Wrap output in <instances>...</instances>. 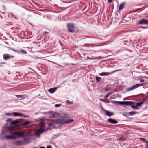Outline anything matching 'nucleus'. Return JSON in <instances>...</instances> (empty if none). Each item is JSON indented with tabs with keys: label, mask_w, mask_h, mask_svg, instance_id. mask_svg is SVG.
Masks as SVG:
<instances>
[{
	"label": "nucleus",
	"mask_w": 148,
	"mask_h": 148,
	"mask_svg": "<svg viewBox=\"0 0 148 148\" xmlns=\"http://www.w3.org/2000/svg\"><path fill=\"white\" fill-rule=\"evenodd\" d=\"M104 111L106 115L109 116H112L114 115V112H111L110 111L107 110H104Z\"/></svg>",
	"instance_id": "obj_11"
},
{
	"label": "nucleus",
	"mask_w": 148,
	"mask_h": 148,
	"mask_svg": "<svg viewBox=\"0 0 148 148\" xmlns=\"http://www.w3.org/2000/svg\"><path fill=\"white\" fill-rule=\"evenodd\" d=\"M13 112L6 113H5V115L8 116H13Z\"/></svg>",
	"instance_id": "obj_21"
},
{
	"label": "nucleus",
	"mask_w": 148,
	"mask_h": 148,
	"mask_svg": "<svg viewBox=\"0 0 148 148\" xmlns=\"http://www.w3.org/2000/svg\"><path fill=\"white\" fill-rule=\"evenodd\" d=\"M145 143H146V144L147 145L145 148H148V141L147 140Z\"/></svg>",
	"instance_id": "obj_30"
},
{
	"label": "nucleus",
	"mask_w": 148,
	"mask_h": 148,
	"mask_svg": "<svg viewBox=\"0 0 148 148\" xmlns=\"http://www.w3.org/2000/svg\"><path fill=\"white\" fill-rule=\"evenodd\" d=\"M113 0H108V3L112 2Z\"/></svg>",
	"instance_id": "obj_33"
},
{
	"label": "nucleus",
	"mask_w": 148,
	"mask_h": 148,
	"mask_svg": "<svg viewBox=\"0 0 148 148\" xmlns=\"http://www.w3.org/2000/svg\"><path fill=\"white\" fill-rule=\"evenodd\" d=\"M21 116H23L24 118H28L29 117V116L27 115H24L23 114V115H21Z\"/></svg>",
	"instance_id": "obj_31"
},
{
	"label": "nucleus",
	"mask_w": 148,
	"mask_h": 148,
	"mask_svg": "<svg viewBox=\"0 0 148 148\" xmlns=\"http://www.w3.org/2000/svg\"><path fill=\"white\" fill-rule=\"evenodd\" d=\"M11 15L13 17H14V14H11Z\"/></svg>",
	"instance_id": "obj_40"
},
{
	"label": "nucleus",
	"mask_w": 148,
	"mask_h": 148,
	"mask_svg": "<svg viewBox=\"0 0 148 148\" xmlns=\"http://www.w3.org/2000/svg\"><path fill=\"white\" fill-rule=\"evenodd\" d=\"M142 103L141 102H138V103H137L136 105L137 106V107H138V106H141V105L142 104Z\"/></svg>",
	"instance_id": "obj_27"
},
{
	"label": "nucleus",
	"mask_w": 148,
	"mask_h": 148,
	"mask_svg": "<svg viewBox=\"0 0 148 148\" xmlns=\"http://www.w3.org/2000/svg\"><path fill=\"white\" fill-rule=\"evenodd\" d=\"M87 59H92L91 58H90V57H88H88H87Z\"/></svg>",
	"instance_id": "obj_37"
},
{
	"label": "nucleus",
	"mask_w": 148,
	"mask_h": 148,
	"mask_svg": "<svg viewBox=\"0 0 148 148\" xmlns=\"http://www.w3.org/2000/svg\"><path fill=\"white\" fill-rule=\"evenodd\" d=\"M147 74H148V73H147Z\"/></svg>",
	"instance_id": "obj_49"
},
{
	"label": "nucleus",
	"mask_w": 148,
	"mask_h": 148,
	"mask_svg": "<svg viewBox=\"0 0 148 148\" xmlns=\"http://www.w3.org/2000/svg\"><path fill=\"white\" fill-rule=\"evenodd\" d=\"M53 125V124L52 123H50V124H49V126H52Z\"/></svg>",
	"instance_id": "obj_35"
},
{
	"label": "nucleus",
	"mask_w": 148,
	"mask_h": 148,
	"mask_svg": "<svg viewBox=\"0 0 148 148\" xmlns=\"http://www.w3.org/2000/svg\"><path fill=\"white\" fill-rule=\"evenodd\" d=\"M12 121V120L11 119H8V121Z\"/></svg>",
	"instance_id": "obj_39"
},
{
	"label": "nucleus",
	"mask_w": 148,
	"mask_h": 148,
	"mask_svg": "<svg viewBox=\"0 0 148 148\" xmlns=\"http://www.w3.org/2000/svg\"><path fill=\"white\" fill-rule=\"evenodd\" d=\"M130 106H131L132 108L134 109H137L138 108V107H137L136 105H135L134 104V103L133 102L131 104V105H130Z\"/></svg>",
	"instance_id": "obj_16"
},
{
	"label": "nucleus",
	"mask_w": 148,
	"mask_h": 148,
	"mask_svg": "<svg viewBox=\"0 0 148 148\" xmlns=\"http://www.w3.org/2000/svg\"><path fill=\"white\" fill-rule=\"evenodd\" d=\"M147 100H148V97H147Z\"/></svg>",
	"instance_id": "obj_48"
},
{
	"label": "nucleus",
	"mask_w": 148,
	"mask_h": 148,
	"mask_svg": "<svg viewBox=\"0 0 148 148\" xmlns=\"http://www.w3.org/2000/svg\"><path fill=\"white\" fill-rule=\"evenodd\" d=\"M14 57V56L7 53L3 55V58L5 60H8Z\"/></svg>",
	"instance_id": "obj_7"
},
{
	"label": "nucleus",
	"mask_w": 148,
	"mask_h": 148,
	"mask_svg": "<svg viewBox=\"0 0 148 148\" xmlns=\"http://www.w3.org/2000/svg\"><path fill=\"white\" fill-rule=\"evenodd\" d=\"M58 65L59 66H61V67H62V65H60L58 64Z\"/></svg>",
	"instance_id": "obj_44"
},
{
	"label": "nucleus",
	"mask_w": 148,
	"mask_h": 148,
	"mask_svg": "<svg viewBox=\"0 0 148 148\" xmlns=\"http://www.w3.org/2000/svg\"><path fill=\"white\" fill-rule=\"evenodd\" d=\"M101 77L96 76V79L97 82L99 83L100 82L101 80Z\"/></svg>",
	"instance_id": "obj_19"
},
{
	"label": "nucleus",
	"mask_w": 148,
	"mask_h": 148,
	"mask_svg": "<svg viewBox=\"0 0 148 148\" xmlns=\"http://www.w3.org/2000/svg\"><path fill=\"white\" fill-rule=\"evenodd\" d=\"M135 113V112L134 111H131L129 113V114L130 116H132Z\"/></svg>",
	"instance_id": "obj_24"
},
{
	"label": "nucleus",
	"mask_w": 148,
	"mask_h": 148,
	"mask_svg": "<svg viewBox=\"0 0 148 148\" xmlns=\"http://www.w3.org/2000/svg\"><path fill=\"white\" fill-rule=\"evenodd\" d=\"M129 51L130 52H132V51H131V50H129Z\"/></svg>",
	"instance_id": "obj_47"
},
{
	"label": "nucleus",
	"mask_w": 148,
	"mask_h": 148,
	"mask_svg": "<svg viewBox=\"0 0 148 148\" xmlns=\"http://www.w3.org/2000/svg\"><path fill=\"white\" fill-rule=\"evenodd\" d=\"M144 85L143 84L140 83L136 84L135 85H133L132 87L129 88L128 90L127 91H130L140 86H143Z\"/></svg>",
	"instance_id": "obj_6"
},
{
	"label": "nucleus",
	"mask_w": 148,
	"mask_h": 148,
	"mask_svg": "<svg viewBox=\"0 0 148 148\" xmlns=\"http://www.w3.org/2000/svg\"><path fill=\"white\" fill-rule=\"evenodd\" d=\"M110 75V73L107 72H103L99 74V75L101 76H106Z\"/></svg>",
	"instance_id": "obj_14"
},
{
	"label": "nucleus",
	"mask_w": 148,
	"mask_h": 148,
	"mask_svg": "<svg viewBox=\"0 0 148 148\" xmlns=\"http://www.w3.org/2000/svg\"><path fill=\"white\" fill-rule=\"evenodd\" d=\"M52 63H53L55 64H56L57 65H58V64H57L56 63V62H52V61H51V62Z\"/></svg>",
	"instance_id": "obj_34"
},
{
	"label": "nucleus",
	"mask_w": 148,
	"mask_h": 148,
	"mask_svg": "<svg viewBox=\"0 0 148 148\" xmlns=\"http://www.w3.org/2000/svg\"><path fill=\"white\" fill-rule=\"evenodd\" d=\"M31 123V122L28 121H25L21 123V125H26L29 124Z\"/></svg>",
	"instance_id": "obj_18"
},
{
	"label": "nucleus",
	"mask_w": 148,
	"mask_h": 148,
	"mask_svg": "<svg viewBox=\"0 0 148 148\" xmlns=\"http://www.w3.org/2000/svg\"><path fill=\"white\" fill-rule=\"evenodd\" d=\"M67 27L69 32L73 33L74 32V27L73 24L70 23H67Z\"/></svg>",
	"instance_id": "obj_4"
},
{
	"label": "nucleus",
	"mask_w": 148,
	"mask_h": 148,
	"mask_svg": "<svg viewBox=\"0 0 148 148\" xmlns=\"http://www.w3.org/2000/svg\"><path fill=\"white\" fill-rule=\"evenodd\" d=\"M15 144L17 145H20L23 144V143L22 141H18L16 142Z\"/></svg>",
	"instance_id": "obj_20"
},
{
	"label": "nucleus",
	"mask_w": 148,
	"mask_h": 148,
	"mask_svg": "<svg viewBox=\"0 0 148 148\" xmlns=\"http://www.w3.org/2000/svg\"><path fill=\"white\" fill-rule=\"evenodd\" d=\"M138 24L140 25L143 24H148V20L143 19L140 20L138 22Z\"/></svg>",
	"instance_id": "obj_9"
},
{
	"label": "nucleus",
	"mask_w": 148,
	"mask_h": 148,
	"mask_svg": "<svg viewBox=\"0 0 148 148\" xmlns=\"http://www.w3.org/2000/svg\"><path fill=\"white\" fill-rule=\"evenodd\" d=\"M40 148H45V147H43V146H42V147H40Z\"/></svg>",
	"instance_id": "obj_42"
},
{
	"label": "nucleus",
	"mask_w": 148,
	"mask_h": 148,
	"mask_svg": "<svg viewBox=\"0 0 148 148\" xmlns=\"http://www.w3.org/2000/svg\"><path fill=\"white\" fill-rule=\"evenodd\" d=\"M34 148H35V147H34Z\"/></svg>",
	"instance_id": "obj_50"
},
{
	"label": "nucleus",
	"mask_w": 148,
	"mask_h": 148,
	"mask_svg": "<svg viewBox=\"0 0 148 148\" xmlns=\"http://www.w3.org/2000/svg\"><path fill=\"white\" fill-rule=\"evenodd\" d=\"M1 64H5V62H1Z\"/></svg>",
	"instance_id": "obj_43"
},
{
	"label": "nucleus",
	"mask_w": 148,
	"mask_h": 148,
	"mask_svg": "<svg viewBox=\"0 0 148 148\" xmlns=\"http://www.w3.org/2000/svg\"><path fill=\"white\" fill-rule=\"evenodd\" d=\"M112 93L111 92L108 93L104 97V98L105 99H106L109 96L111 95L112 94Z\"/></svg>",
	"instance_id": "obj_23"
},
{
	"label": "nucleus",
	"mask_w": 148,
	"mask_h": 148,
	"mask_svg": "<svg viewBox=\"0 0 148 148\" xmlns=\"http://www.w3.org/2000/svg\"><path fill=\"white\" fill-rule=\"evenodd\" d=\"M147 28H148V27Z\"/></svg>",
	"instance_id": "obj_51"
},
{
	"label": "nucleus",
	"mask_w": 148,
	"mask_h": 148,
	"mask_svg": "<svg viewBox=\"0 0 148 148\" xmlns=\"http://www.w3.org/2000/svg\"><path fill=\"white\" fill-rule=\"evenodd\" d=\"M69 115L67 113H65L62 114L61 116L58 118L56 121V123L62 125H64L66 124L70 123L73 121L72 119H69Z\"/></svg>",
	"instance_id": "obj_1"
},
{
	"label": "nucleus",
	"mask_w": 148,
	"mask_h": 148,
	"mask_svg": "<svg viewBox=\"0 0 148 148\" xmlns=\"http://www.w3.org/2000/svg\"><path fill=\"white\" fill-rule=\"evenodd\" d=\"M140 140L144 142H145V141L147 140L145 139L144 138H140Z\"/></svg>",
	"instance_id": "obj_26"
},
{
	"label": "nucleus",
	"mask_w": 148,
	"mask_h": 148,
	"mask_svg": "<svg viewBox=\"0 0 148 148\" xmlns=\"http://www.w3.org/2000/svg\"><path fill=\"white\" fill-rule=\"evenodd\" d=\"M10 134L11 135L13 136H5L6 139H15L16 138V137H23L24 135L23 133L20 132H10Z\"/></svg>",
	"instance_id": "obj_2"
},
{
	"label": "nucleus",
	"mask_w": 148,
	"mask_h": 148,
	"mask_svg": "<svg viewBox=\"0 0 148 148\" xmlns=\"http://www.w3.org/2000/svg\"><path fill=\"white\" fill-rule=\"evenodd\" d=\"M115 102H118L116 101H114ZM118 103L120 104L129 105H131L132 103H133V102L130 101H122V102H118Z\"/></svg>",
	"instance_id": "obj_8"
},
{
	"label": "nucleus",
	"mask_w": 148,
	"mask_h": 148,
	"mask_svg": "<svg viewBox=\"0 0 148 148\" xmlns=\"http://www.w3.org/2000/svg\"><path fill=\"white\" fill-rule=\"evenodd\" d=\"M23 115V114H22L17 112H13V116H21V115Z\"/></svg>",
	"instance_id": "obj_15"
},
{
	"label": "nucleus",
	"mask_w": 148,
	"mask_h": 148,
	"mask_svg": "<svg viewBox=\"0 0 148 148\" xmlns=\"http://www.w3.org/2000/svg\"><path fill=\"white\" fill-rule=\"evenodd\" d=\"M40 123L41 126L40 129L34 132L35 136L38 137H39L40 135L45 131L44 129L45 126L44 125V121L41 122Z\"/></svg>",
	"instance_id": "obj_3"
},
{
	"label": "nucleus",
	"mask_w": 148,
	"mask_h": 148,
	"mask_svg": "<svg viewBox=\"0 0 148 148\" xmlns=\"http://www.w3.org/2000/svg\"><path fill=\"white\" fill-rule=\"evenodd\" d=\"M122 70V69H118L117 70V71H121Z\"/></svg>",
	"instance_id": "obj_36"
},
{
	"label": "nucleus",
	"mask_w": 148,
	"mask_h": 148,
	"mask_svg": "<svg viewBox=\"0 0 148 148\" xmlns=\"http://www.w3.org/2000/svg\"><path fill=\"white\" fill-rule=\"evenodd\" d=\"M145 77L146 78H148V77Z\"/></svg>",
	"instance_id": "obj_46"
},
{
	"label": "nucleus",
	"mask_w": 148,
	"mask_h": 148,
	"mask_svg": "<svg viewBox=\"0 0 148 148\" xmlns=\"http://www.w3.org/2000/svg\"><path fill=\"white\" fill-rule=\"evenodd\" d=\"M124 5L123 3H122L119 6V10H121L122 9L124 6Z\"/></svg>",
	"instance_id": "obj_22"
},
{
	"label": "nucleus",
	"mask_w": 148,
	"mask_h": 148,
	"mask_svg": "<svg viewBox=\"0 0 148 148\" xmlns=\"http://www.w3.org/2000/svg\"><path fill=\"white\" fill-rule=\"evenodd\" d=\"M19 123V121L18 120H16L13 121H12L11 123V124L12 125H15L18 124Z\"/></svg>",
	"instance_id": "obj_17"
},
{
	"label": "nucleus",
	"mask_w": 148,
	"mask_h": 148,
	"mask_svg": "<svg viewBox=\"0 0 148 148\" xmlns=\"http://www.w3.org/2000/svg\"><path fill=\"white\" fill-rule=\"evenodd\" d=\"M66 103L68 104H71L73 103V102L67 100L66 101Z\"/></svg>",
	"instance_id": "obj_25"
},
{
	"label": "nucleus",
	"mask_w": 148,
	"mask_h": 148,
	"mask_svg": "<svg viewBox=\"0 0 148 148\" xmlns=\"http://www.w3.org/2000/svg\"><path fill=\"white\" fill-rule=\"evenodd\" d=\"M44 32L45 33L47 34L48 33L46 31H45Z\"/></svg>",
	"instance_id": "obj_45"
},
{
	"label": "nucleus",
	"mask_w": 148,
	"mask_h": 148,
	"mask_svg": "<svg viewBox=\"0 0 148 148\" xmlns=\"http://www.w3.org/2000/svg\"><path fill=\"white\" fill-rule=\"evenodd\" d=\"M16 96L20 100L24 99L25 98V95H16Z\"/></svg>",
	"instance_id": "obj_13"
},
{
	"label": "nucleus",
	"mask_w": 148,
	"mask_h": 148,
	"mask_svg": "<svg viewBox=\"0 0 148 148\" xmlns=\"http://www.w3.org/2000/svg\"><path fill=\"white\" fill-rule=\"evenodd\" d=\"M101 109H102V110H104H104H104V108H103L102 107H101Z\"/></svg>",
	"instance_id": "obj_41"
},
{
	"label": "nucleus",
	"mask_w": 148,
	"mask_h": 148,
	"mask_svg": "<svg viewBox=\"0 0 148 148\" xmlns=\"http://www.w3.org/2000/svg\"><path fill=\"white\" fill-rule=\"evenodd\" d=\"M117 72V70H114L113 71H112L110 73V75L112 74H113L116 72Z\"/></svg>",
	"instance_id": "obj_28"
},
{
	"label": "nucleus",
	"mask_w": 148,
	"mask_h": 148,
	"mask_svg": "<svg viewBox=\"0 0 148 148\" xmlns=\"http://www.w3.org/2000/svg\"><path fill=\"white\" fill-rule=\"evenodd\" d=\"M108 121L110 123L112 124H116L118 122L115 120L112 119L111 118H109L108 119Z\"/></svg>",
	"instance_id": "obj_12"
},
{
	"label": "nucleus",
	"mask_w": 148,
	"mask_h": 148,
	"mask_svg": "<svg viewBox=\"0 0 148 148\" xmlns=\"http://www.w3.org/2000/svg\"><path fill=\"white\" fill-rule=\"evenodd\" d=\"M60 87V86H59L57 87H54L50 88L49 90L48 91L51 94L53 93L56 91L58 88Z\"/></svg>",
	"instance_id": "obj_10"
},
{
	"label": "nucleus",
	"mask_w": 148,
	"mask_h": 148,
	"mask_svg": "<svg viewBox=\"0 0 148 148\" xmlns=\"http://www.w3.org/2000/svg\"><path fill=\"white\" fill-rule=\"evenodd\" d=\"M144 81V80L143 79H141L140 81V82H143Z\"/></svg>",
	"instance_id": "obj_38"
},
{
	"label": "nucleus",
	"mask_w": 148,
	"mask_h": 148,
	"mask_svg": "<svg viewBox=\"0 0 148 148\" xmlns=\"http://www.w3.org/2000/svg\"><path fill=\"white\" fill-rule=\"evenodd\" d=\"M61 106V104H56L55 106V107L58 108V107H60Z\"/></svg>",
	"instance_id": "obj_29"
},
{
	"label": "nucleus",
	"mask_w": 148,
	"mask_h": 148,
	"mask_svg": "<svg viewBox=\"0 0 148 148\" xmlns=\"http://www.w3.org/2000/svg\"><path fill=\"white\" fill-rule=\"evenodd\" d=\"M9 48L10 49V50H11L12 51L14 52L18 53L19 54L20 53L24 54H27V52L26 51H25V50H15L12 48L9 47Z\"/></svg>",
	"instance_id": "obj_5"
},
{
	"label": "nucleus",
	"mask_w": 148,
	"mask_h": 148,
	"mask_svg": "<svg viewBox=\"0 0 148 148\" xmlns=\"http://www.w3.org/2000/svg\"><path fill=\"white\" fill-rule=\"evenodd\" d=\"M52 147L51 145H48L47 147V148H52Z\"/></svg>",
	"instance_id": "obj_32"
}]
</instances>
